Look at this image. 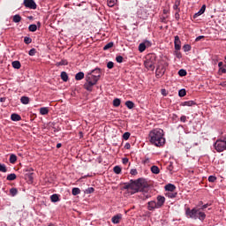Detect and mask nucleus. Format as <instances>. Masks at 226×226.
Wrapping results in <instances>:
<instances>
[{"label": "nucleus", "mask_w": 226, "mask_h": 226, "mask_svg": "<svg viewBox=\"0 0 226 226\" xmlns=\"http://www.w3.org/2000/svg\"><path fill=\"white\" fill-rule=\"evenodd\" d=\"M129 190H131L129 191V193H131V195L141 192L145 199H149L151 197V194L147 193V192H149V184H147V182L143 178L131 180V185Z\"/></svg>", "instance_id": "f257e3e1"}, {"label": "nucleus", "mask_w": 226, "mask_h": 226, "mask_svg": "<svg viewBox=\"0 0 226 226\" xmlns=\"http://www.w3.org/2000/svg\"><path fill=\"white\" fill-rule=\"evenodd\" d=\"M211 206V203H207L201 206L200 207H194L191 209L187 207L185 209V216L187 218H192V220H200V222H204L206 220V213L202 212L204 209H207Z\"/></svg>", "instance_id": "f03ea898"}, {"label": "nucleus", "mask_w": 226, "mask_h": 226, "mask_svg": "<svg viewBox=\"0 0 226 226\" xmlns=\"http://www.w3.org/2000/svg\"><path fill=\"white\" fill-rule=\"evenodd\" d=\"M149 142L156 147H162L165 145V139L163 138V130L160 128L153 129L148 134Z\"/></svg>", "instance_id": "7ed1b4c3"}, {"label": "nucleus", "mask_w": 226, "mask_h": 226, "mask_svg": "<svg viewBox=\"0 0 226 226\" xmlns=\"http://www.w3.org/2000/svg\"><path fill=\"white\" fill-rule=\"evenodd\" d=\"M98 77L99 74L97 76H94L93 72H88L86 76L87 82L84 84V88L87 91H93V86H96L98 80H100Z\"/></svg>", "instance_id": "20e7f679"}, {"label": "nucleus", "mask_w": 226, "mask_h": 226, "mask_svg": "<svg viewBox=\"0 0 226 226\" xmlns=\"http://www.w3.org/2000/svg\"><path fill=\"white\" fill-rule=\"evenodd\" d=\"M151 7H141L138 10L137 15L139 19L146 20L149 15H154V11L150 10Z\"/></svg>", "instance_id": "39448f33"}, {"label": "nucleus", "mask_w": 226, "mask_h": 226, "mask_svg": "<svg viewBox=\"0 0 226 226\" xmlns=\"http://www.w3.org/2000/svg\"><path fill=\"white\" fill-rule=\"evenodd\" d=\"M214 147L217 153H223L226 149V141L223 139H217L214 144Z\"/></svg>", "instance_id": "423d86ee"}, {"label": "nucleus", "mask_w": 226, "mask_h": 226, "mask_svg": "<svg viewBox=\"0 0 226 226\" xmlns=\"http://www.w3.org/2000/svg\"><path fill=\"white\" fill-rule=\"evenodd\" d=\"M23 4L26 8H29V10H36L37 8L34 0H24Z\"/></svg>", "instance_id": "0eeeda50"}, {"label": "nucleus", "mask_w": 226, "mask_h": 226, "mask_svg": "<svg viewBox=\"0 0 226 226\" xmlns=\"http://www.w3.org/2000/svg\"><path fill=\"white\" fill-rule=\"evenodd\" d=\"M147 209L148 211H154V209H160V208L158 207L156 201L152 200L147 203Z\"/></svg>", "instance_id": "6e6552de"}, {"label": "nucleus", "mask_w": 226, "mask_h": 226, "mask_svg": "<svg viewBox=\"0 0 226 226\" xmlns=\"http://www.w3.org/2000/svg\"><path fill=\"white\" fill-rule=\"evenodd\" d=\"M157 207L160 209V207H163V204H165V197L162 196V195H158L157 196Z\"/></svg>", "instance_id": "1a4fd4ad"}, {"label": "nucleus", "mask_w": 226, "mask_h": 226, "mask_svg": "<svg viewBox=\"0 0 226 226\" xmlns=\"http://www.w3.org/2000/svg\"><path fill=\"white\" fill-rule=\"evenodd\" d=\"M122 219H123V215L117 214L111 218V222H112V223H115L117 225V223H119L121 222Z\"/></svg>", "instance_id": "9d476101"}, {"label": "nucleus", "mask_w": 226, "mask_h": 226, "mask_svg": "<svg viewBox=\"0 0 226 226\" xmlns=\"http://www.w3.org/2000/svg\"><path fill=\"white\" fill-rule=\"evenodd\" d=\"M174 45L175 50H181V40L177 35L175 36Z\"/></svg>", "instance_id": "9b49d317"}, {"label": "nucleus", "mask_w": 226, "mask_h": 226, "mask_svg": "<svg viewBox=\"0 0 226 226\" xmlns=\"http://www.w3.org/2000/svg\"><path fill=\"white\" fill-rule=\"evenodd\" d=\"M144 65L147 70H154V64L151 60L145 61Z\"/></svg>", "instance_id": "f8f14e48"}, {"label": "nucleus", "mask_w": 226, "mask_h": 226, "mask_svg": "<svg viewBox=\"0 0 226 226\" xmlns=\"http://www.w3.org/2000/svg\"><path fill=\"white\" fill-rule=\"evenodd\" d=\"M90 73H92V75H94V77H98V79H100V77H102V70L100 68H95V69L92 70L90 72Z\"/></svg>", "instance_id": "ddd939ff"}, {"label": "nucleus", "mask_w": 226, "mask_h": 226, "mask_svg": "<svg viewBox=\"0 0 226 226\" xmlns=\"http://www.w3.org/2000/svg\"><path fill=\"white\" fill-rule=\"evenodd\" d=\"M193 105H197V102L194 101H185L181 103L182 107H193Z\"/></svg>", "instance_id": "4468645a"}, {"label": "nucleus", "mask_w": 226, "mask_h": 226, "mask_svg": "<svg viewBox=\"0 0 226 226\" xmlns=\"http://www.w3.org/2000/svg\"><path fill=\"white\" fill-rule=\"evenodd\" d=\"M206 11V4H203L200 11L196 12L193 16L194 19H197V17H200V15H202Z\"/></svg>", "instance_id": "2eb2a0df"}, {"label": "nucleus", "mask_w": 226, "mask_h": 226, "mask_svg": "<svg viewBox=\"0 0 226 226\" xmlns=\"http://www.w3.org/2000/svg\"><path fill=\"white\" fill-rule=\"evenodd\" d=\"M11 121H22V117L17 113H13L11 115Z\"/></svg>", "instance_id": "dca6fc26"}, {"label": "nucleus", "mask_w": 226, "mask_h": 226, "mask_svg": "<svg viewBox=\"0 0 226 226\" xmlns=\"http://www.w3.org/2000/svg\"><path fill=\"white\" fill-rule=\"evenodd\" d=\"M164 189L166 192H174V190H176V185L173 184H168L165 185Z\"/></svg>", "instance_id": "f3484780"}, {"label": "nucleus", "mask_w": 226, "mask_h": 226, "mask_svg": "<svg viewBox=\"0 0 226 226\" xmlns=\"http://www.w3.org/2000/svg\"><path fill=\"white\" fill-rule=\"evenodd\" d=\"M22 20V17L19 14H15L12 18V22L19 24Z\"/></svg>", "instance_id": "a211bd4d"}, {"label": "nucleus", "mask_w": 226, "mask_h": 226, "mask_svg": "<svg viewBox=\"0 0 226 226\" xmlns=\"http://www.w3.org/2000/svg\"><path fill=\"white\" fill-rule=\"evenodd\" d=\"M179 4H181V0H176L175 4L173 5V10H176V11H181Z\"/></svg>", "instance_id": "6ab92c4d"}, {"label": "nucleus", "mask_w": 226, "mask_h": 226, "mask_svg": "<svg viewBox=\"0 0 226 226\" xmlns=\"http://www.w3.org/2000/svg\"><path fill=\"white\" fill-rule=\"evenodd\" d=\"M40 114L41 116H47V114H49V108L47 107H42L40 109Z\"/></svg>", "instance_id": "aec40b11"}, {"label": "nucleus", "mask_w": 226, "mask_h": 226, "mask_svg": "<svg viewBox=\"0 0 226 226\" xmlns=\"http://www.w3.org/2000/svg\"><path fill=\"white\" fill-rule=\"evenodd\" d=\"M151 172L152 174H160V168H158L156 165H154L151 167Z\"/></svg>", "instance_id": "412c9836"}, {"label": "nucleus", "mask_w": 226, "mask_h": 226, "mask_svg": "<svg viewBox=\"0 0 226 226\" xmlns=\"http://www.w3.org/2000/svg\"><path fill=\"white\" fill-rule=\"evenodd\" d=\"M7 181H15L17 179V175L15 173H11L7 176Z\"/></svg>", "instance_id": "4be33fe9"}, {"label": "nucleus", "mask_w": 226, "mask_h": 226, "mask_svg": "<svg viewBox=\"0 0 226 226\" xmlns=\"http://www.w3.org/2000/svg\"><path fill=\"white\" fill-rule=\"evenodd\" d=\"M60 77L64 82H68V73L66 72H62Z\"/></svg>", "instance_id": "5701e85b"}, {"label": "nucleus", "mask_w": 226, "mask_h": 226, "mask_svg": "<svg viewBox=\"0 0 226 226\" xmlns=\"http://www.w3.org/2000/svg\"><path fill=\"white\" fill-rule=\"evenodd\" d=\"M84 79V72H79L75 75V80H82Z\"/></svg>", "instance_id": "b1692460"}, {"label": "nucleus", "mask_w": 226, "mask_h": 226, "mask_svg": "<svg viewBox=\"0 0 226 226\" xmlns=\"http://www.w3.org/2000/svg\"><path fill=\"white\" fill-rule=\"evenodd\" d=\"M20 102H21V103H23V105H27L29 103V97L22 96L20 98Z\"/></svg>", "instance_id": "393cba45"}, {"label": "nucleus", "mask_w": 226, "mask_h": 226, "mask_svg": "<svg viewBox=\"0 0 226 226\" xmlns=\"http://www.w3.org/2000/svg\"><path fill=\"white\" fill-rule=\"evenodd\" d=\"M51 202H59V195L57 194H52L50 196Z\"/></svg>", "instance_id": "a878e982"}, {"label": "nucleus", "mask_w": 226, "mask_h": 226, "mask_svg": "<svg viewBox=\"0 0 226 226\" xmlns=\"http://www.w3.org/2000/svg\"><path fill=\"white\" fill-rule=\"evenodd\" d=\"M125 106L127 107V109H133V107H135V103H133V102L132 101H127L125 102Z\"/></svg>", "instance_id": "bb28decb"}, {"label": "nucleus", "mask_w": 226, "mask_h": 226, "mask_svg": "<svg viewBox=\"0 0 226 226\" xmlns=\"http://www.w3.org/2000/svg\"><path fill=\"white\" fill-rule=\"evenodd\" d=\"M72 195H80V189L79 187H73L72 190Z\"/></svg>", "instance_id": "cd10ccee"}, {"label": "nucleus", "mask_w": 226, "mask_h": 226, "mask_svg": "<svg viewBox=\"0 0 226 226\" xmlns=\"http://www.w3.org/2000/svg\"><path fill=\"white\" fill-rule=\"evenodd\" d=\"M68 65V60H61L56 64V66H66Z\"/></svg>", "instance_id": "c85d7f7f"}, {"label": "nucleus", "mask_w": 226, "mask_h": 226, "mask_svg": "<svg viewBox=\"0 0 226 226\" xmlns=\"http://www.w3.org/2000/svg\"><path fill=\"white\" fill-rule=\"evenodd\" d=\"M107 3L109 8H113V6H116L117 0H108Z\"/></svg>", "instance_id": "c756f323"}, {"label": "nucleus", "mask_w": 226, "mask_h": 226, "mask_svg": "<svg viewBox=\"0 0 226 226\" xmlns=\"http://www.w3.org/2000/svg\"><path fill=\"white\" fill-rule=\"evenodd\" d=\"M20 63L19 61H13L12 62V67L15 68V70H20Z\"/></svg>", "instance_id": "7c9ffc66"}, {"label": "nucleus", "mask_w": 226, "mask_h": 226, "mask_svg": "<svg viewBox=\"0 0 226 226\" xmlns=\"http://www.w3.org/2000/svg\"><path fill=\"white\" fill-rule=\"evenodd\" d=\"M38 29V26L34 24H32L28 26V30L31 32V33H35V31Z\"/></svg>", "instance_id": "2f4dec72"}, {"label": "nucleus", "mask_w": 226, "mask_h": 226, "mask_svg": "<svg viewBox=\"0 0 226 226\" xmlns=\"http://www.w3.org/2000/svg\"><path fill=\"white\" fill-rule=\"evenodd\" d=\"M167 197L169 199H176L177 197V192H168Z\"/></svg>", "instance_id": "473e14b6"}, {"label": "nucleus", "mask_w": 226, "mask_h": 226, "mask_svg": "<svg viewBox=\"0 0 226 226\" xmlns=\"http://www.w3.org/2000/svg\"><path fill=\"white\" fill-rule=\"evenodd\" d=\"M24 43H26V45H29L30 43H33V39H31V37L25 36L24 37Z\"/></svg>", "instance_id": "72a5a7b5"}, {"label": "nucleus", "mask_w": 226, "mask_h": 226, "mask_svg": "<svg viewBox=\"0 0 226 226\" xmlns=\"http://www.w3.org/2000/svg\"><path fill=\"white\" fill-rule=\"evenodd\" d=\"M178 96H180V98L186 96V90L185 88L180 89L178 91Z\"/></svg>", "instance_id": "f704fd0d"}, {"label": "nucleus", "mask_w": 226, "mask_h": 226, "mask_svg": "<svg viewBox=\"0 0 226 226\" xmlns=\"http://www.w3.org/2000/svg\"><path fill=\"white\" fill-rule=\"evenodd\" d=\"M113 105L115 107H119V105H121V99L119 98H116L113 100Z\"/></svg>", "instance_id": "c9c22d12"}, {"label": "nucleus", "mask_w": 226, "mask_h": 226, "mask_svg": "<svg viewBox=\"0 0 226 226\" xmlns=\"http://www.w3.org/2000/svg\"><path fill=\"white\" fill-rule=\"evenodd\" d=\"M9 162H10V163H15V162H17V155L13 154H11Z\"/></svg>", "instance_id": "e433bc0d"}, {"label": "nucleus", "mask_w": 226, "mask_h": 226, "mask_svg": "<svg viewBox=\"0 0 226 226\" xmlns=\"http://www.w3.org/2000/svg\"><path fill=\"white\" fill-rule=\"evenodd\" d=\"M184 52H190L192 50V46L190 44H185L183 46Z\"/></svg>", "instance_id": "4c0bfd02"}, {"label": "nucleus", "mask_w": 226, "mask_h": 226, "mask_svg": "<svg viewBox=\"0 0 226 226\" xmlns=\"http://www.w3.org/2000/svg\"><path fill=\"white\" fill-rule=\"evenodd\" d=\"M178 75H179V77H186V75H187L186 70H185V69H180V70L178 71Z\"/></svg>", "instance_id": "58836bf2"}, {"label": "nucleus", "mask_w": 226, "mask_h": 226, "mask_svg": "<svg viewBox=\"0 0 226 226\" xmlns=\"http://www.w3.org/2000/svg\"><path fill=\"white\" fill-rule=\"evenodd\" d=\"M112 47H114V42H109L103 47V50H109V49H112Z\"/></svg>", "instance_id": "ea45409f"}, {"label": "nucleus", "mask_w": 226, "mask_h": 226, "mask_svg": "<svg viewBox=\"0 0 226 226\" xmlns=\"http://www.w3.org/2000/svg\"><path fill=\"white\" fill-rule=\"evenodd\" d=\"M10 193H11V197H15V195H17V193H19V190H17V188H11L10 190Z\"/></svg>", "instance_id": "a19ab883"}, {"label": "nucleus", "mask_w": 226, "mask_h": 226, "mask_svg": "<svg viewBox=\"0 0 226 226\" xmlns=\"http://www.w3.org/2000/svg\"><path fill=\"white\" fill-rule=\"evenodd\" d=\"M139 50L140 52H144V50H146V43H144V42L139 43Z\"/></svg>", "instance_id": "79ce46f5"}, {"label": "nucleus", "mask_w": 226, "mask_h": 226, "mask_svg": "<svg viewBox=\"0 0 226 226\" xmlns=\"http://www.w3.org/2000/svg\"><path fill=\"white\" fill-rule=\"evenodd\" d=\"M94 188L93 187H88L87 189L85 190V193L87 195H89V193H94Z\"/></svg>", "instance_id": "37998d69"}, {"label": "nucleus", "mask_w": 226, "mask_h": 226, "mask_svg": "<svg viewBox=\"0 0 226 226\" xmlns=\"http://www.w3.org/2000/svg\"><path fill=\"white\" fill-rule=\"evenodd\" d=\"M113 172H115V174H119L121 172V168L119 166H115L113 168Z\"/></svg>", "instance_id": "c03bdc74"}, {"label": "nucleus", "mask_w": 226, "mask_h": 226, "mask_svg": "<svg viewBox=\"0 0 226 226\" xmlns=\"http://www.w3.org/2000/svg\"><path fill=\"white\" fill-rule=\"evenodd\" d=\"M6 165L0 163V172H7Z\"/></svg>", "instance_id": "a18cd8bd"}, {"label": "nucleus", "mask_w": 226, "mask_h": 226, "mask_svg": "<svg viewBox=\"0 0 226 226\" xmlns=\"http://www.w3.org/2000/svg\"><path fill=\"white\" fill-rule=\"evenodd\" d=\"M29 56H36V49L33 48L28 52Z\"/></svg>", "instance_id": "49530a36"}, {"label": "nucleus", "mask_w": 226, "mask_h": 226, "mask_svg": "<svg viewBox=\"0 0 226 226\" xmlns=\"http://www.w3.org/2000/svg\"><path fill=\"white\" fill-rule=\"evenodd\" d=\"M107 68L109 70H112V68H114V62H112V61L108 62Z\"/></svg>", "instance_id": "de8ad7c7"}, {"label": "nucleus", "mask_w": 226, "mask_h": 226, "mask_svg": "<svg viewBox=\"0 0 226 226\" xmlns=\"http://www.w3.org/2000/svg\"><path fill=\"white\" fill-rule=\"evenodd\" d=\"M130 185H131V182H129V183H124L123 189H124V190H128V191L130 192Z\"/></svg>", "instance_id": "09e8293b"}, {"label": "nucleus", "mask_w": 226, "mask_h": 226, "mask_svg": "<svg viewBox=\"0 0 226 226\" xmlns=\"http://www.w3.org/2000/svg\"><path fill=\"white\" fill-rule=\"evenodd\" d=\"M130 132H124V134H123V139H124V140H128V139H130Z\"/></svg>", "instance_id": "8fccbe9b"}, {"label": "nucleus", "mask_w": 226, "mask_h": 226, "mask_svg": "<svg viewBox=\"0 0 226 226\" xmlns=\"http://www.w3.org/2000/svg\"><path fill=\"white\" fill-rule=\"evenodd\" d=\"M208 181H209V183H215V181H216V177L215 176H209L208 177Z\"/></svg>", "instance_id": "3c124183"}, {"label": "nucleus", "mask_w": 226, "mask_h": 226, "mask_svg": "<svg viewBox=\"0 0 226 226\" xmlns=\"http://www.w3.org/2000/svg\"><path fill=\"white\" fill-rule=\"evenodd\" d=\"M175 56L176 57H177V59H181V57H183V55H181V52H179V50L175 51Z\"/></svg>", "instance_id": "603ef678"}, {"label": "nucleus", "mask_w": 226, "mask_h": 226, "mask_svg": "<svg viewBox=\"0 0 226 226\" xmlns=\"http://www.w3.org/2000/svg\"><path fill=\"white\" fill-rule=\"evenodd\" d=\"M123 56H116V61L117 63H123Z\"/></svg>", "instance_id": "864d4df0"}, {"label": "nucleus", "mask_w": 226, "mask_h": 226, "mask_svg": "<svg viewBox=\"0 0 226 226\" xmlns=\"http://www.w3.org/2000/svg\"><path fill=\"white\" fill-rule=\"evenodd\" d=\"M130 174L132 176H137V174H139V172L137 171L136 169H132L131 171H130Z\"/></svg>", "instance_id": "5fc2aeb1"}, {"label": "nucleus", "mask_w": 226, "mask_h": 226, "mask_svg": "<svg viewBox=\"0 0 226 226\" xmlns=\"http://www.w3.org/2000/svg\"><path fill=\"white\" fill-rule=\"evenodd\" d=\"M26 176L29 181H33V179H34L33 173H27V174H26Z\"/></svg>", "instance_id": "6e6d98bb"}, {"label": "nucleus", "mask_w": 226, "mask_h": 226, "mask_svg": "<svg viewBox=\"0 0 226 226\" xmlns=\"http://www.w3.org/2000/svg\"><path fill=\"white\" fill-rule=\"evenodd\" d=\"M186 119H187L186 116H182L180 117V121H182V123H186Z\"/></svg>", "instance_id": "4d7b16f0"}, {"label": "nucleus", "mask_w": 226, "mask_h": 226, "mask_svg": "<svg viewBox=\"0 0 226 226\" xmlns=\"http://www.w3.org/2000/svg\"><path fill=\"white\" fill-rule=\"evenodd\" d=\"M122 162H123L124 165H126V163H128L129 160H128V158L124 157L122 159Z\"/></svg>", "instance_id": "13d9d810"}, {"label": "nucleus", "mask_w": 226, "mask_h": 226, "mask_svg": "<svg viewBox=\"0 0 226 226\" xmlns=\"http://www.w3.org/2000/svg\"><path fill=\"white\" fill-rule=\"evenodd\" d=\"M202 206H204V202H203V201H199L196 207H197V208L202 207Z\"/></svg>", "instance_id": "bf43d9fd"}, {"label": "nucleus", "mask_w": 226, "mask_h": 226, "mask_svg": "<svg viewBox=\"0 0 226 226\" xmlns=\"http://www.w3.org/2000/svg\"><path fill=\"white\" fill-rule=\"evenodd\" d=\"M202 38H204V35H200L195 39V41H200V40H202Z\"/></svg>", "instance_id": "052dcab7"}, {"label": "nucleus", "mask_w": 226, "mask_h": 226, "mask_svg": "<svg viewBox=\"0 0 226 226\" xmlns=\"http://www.w3.org/2000/svg\"><path fill=\"white\" fill-rule=\"evenodd\" d=\"M161 22L165 24L167 22V18H165V16L161 17Z\"/></svg>", "instance_id": "680f3d73"}, {"label": "nucleus", "mask_w": 226, "mask_h": 226, "mask_svg": "<svg viewBox=\"0 0 226 226\" xmlns=\"http://www.w3.org/2000/svg\"><path fill=\"white\" fill-rule=\"evenodd\" d=\"M130 147H132V145H130V143H126L124 145V149H130Z\"/></svg>", "instance_id": "e2e57ef3"}, {"label": "nucleus", "mask_w": 226, "mask_h": 226, "mask_svg": "<svg viewBox=\"0 0 226 226\" xmlns=\"http://www.w3.org/2000/svg\"><path fill=\"white\" fill-rule=\"evenodd\" d=\"M219 86H222V87H226V81L221 82Z\"/></svg>", "instance_id": "0e129e2a"}, {"label": "nucleus", "mask_w": 226, "mask_h": 226, "mask_svg": "<svg viewBox=\"0 0 226 226\" xmlns=\"http://www.w3.org/2000/svg\"><path fill=\"white\" fill-rule=\"evenodd\" d=\"M220 72H222V73H226V69L223 67H221Z\"/></svg>", "instance_id": "69168bd1"}, {"label": "nucleus", "mask_w": 226, "mask_h": 226, "mask_svg": "<svg viewBox=\"0 0 226 226\" xmlns=\"http://www.w3.org/2000/svg\"><path fill=\"white\" fill-rule=\"evenodd\" d=\"M175 19H179V11H176L175 13Z\"/></svg>", "instance_id": "338daca9"}, {"label": "nucleus", "mask_w": 226, "mask_h": 226, "mask_svg": "<svg viewBox=\"0 0 226 226\" xmlns=\"http://www.w3.org/2000/svg\"><path fill=\"white\" fill-rule=\"evenodd\" d=\"M0 102H1L2 103H4V102H6V98H5V97H1V98H0Z\"/></svg>", "instance_id": "774afa93"}]
</instances>
